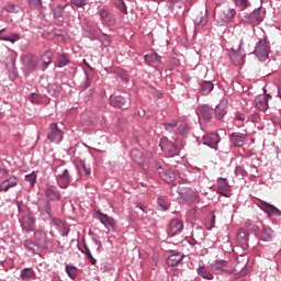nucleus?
Segmentation results:
<instances>
[{"label":"nucleus","mask_w":281,"mask_h":281,"mask_svg":"<svg viewBox=\"0 0 281 281\" xmlns=\"http://www.w3.org/2000/svg\"><path fill=\"white\" fill-rule=\"evenodd\" d=\"M46 195L50 200H59L60 198L59 191H56L55 189H46Z\"/></svg>","instance_id":"nucleus-33"},{"label":"nucleus","mask_w":281,"mask_h":281,"mask_svg":"<svg viewBox=\"0 0 281 281\" xmlns=\"http://www.w3.org/2000/svg\"><path fill=\"white\" fill-rule=\"evenodd\" d=\"M47 137L49 142H53L55 144H59L63 142V132L59 130L57 123H50L47 132Z\"/></svg>","instance_id":"nucleus-5"},{"label":"nucleus","mask_w":281,"mask_h":281,"mask_svg":"<svg viewBox=\"0 0 281 281\" xmlns=\"http://www.w3.org/2000/svg\"><path fill=\"white\" fill-rule=\"evenodd\" d=\"M231 142L234 146H244L246 134H243L241 132H233V134H231Z\"/></svg>","instance_id":"nucleus-19"},{"label":"nucleus","mask_w":281,"mask_h":281,"mask_svg":"<svg viewBox=\"0 0 281 281\" xmlns=\"http://www.w3.org/2000/svg\"><path fill=\"white\" fill-rule=\"evenodd\" d=\"M236 5H239V8H247L248 5V0H234Z\"/></svg>","instance_id":"nucleus-48"},{"label":"nucleus","mask_w":281,"mask_h":281,"mask_svg":"<svg viewBox=\"0 0 281 281\" xmlns=\"http://www.w3.org/2000/svg\"><path fill=\"white\" fill-rule=\"evenodd\" d=\"M183 259H184V255H182V252H173L167 258V265L178 266L179 263H181V261H183Z\"/></svg>","instance_id":"nucleus-20"},{"label":"nucleus","mask_w":281,"mask_h":281,"mask_svg":"<svg viewBox=\"0 0 281 281\" xmlns=\"http://www.w3.org/2000/svg\"><path fill=\"white\" fill-rule=\"evenodd\" d=\"M193 21L198 26H205V23H207L206 12H196L193 16Z\"/></svg>","instance_id":"nucleus-23"},{"label":"nucleus","mask_w":281,"mask_h":281,"mask_svg":"<svg viewBox=\"0 0 281 281\" xmlns=\"http://www.w3.org/2000/svg\"><path fill=\"white\" fill-rule=\"evenodd\" d=\"M54 57V53L52 50H46V53L43 55V67L44 69H47L49 67L52 60Z\"/></svg>","instance_id":"nucleus-30"},{"label":"nucleus","mask_w":281,"mask_h":281,"mask_svg":"<svg viewBox=\"0 0 281 281\" xmlns=\"http://www.w3.org/2000/svg\"><path fill=\"white\" fill-rule=\"evenodd\" d=\"M159 172H160V178L168 183L175 182L177 178L173 170H162L161 172V168H159Z\"/></svg>","instance_id":"nucleus-21"},{"label":"nucleus","mask_w":281,"mask_h":281,"mask_svg":"<svg viewBox=\"0 0 281 281\" xmlns=\"http://www.w3.org/2000/svg\"><path fill=\"white\" fill-rule=\"evenodd\" d=\"M279 95H280V98H281V85H280V87H279Z\"/></svg>","instance_id":"nucleus-57"},{"label":"nucleus","mask_w":281,"mask_h":281,"mask_svg":"<svg viewBox=\"0 0 281 281\" xmlns=\"http://www.w3.org/2000/svg\"><path fill=\"white\" fill-rule=\"evenodd\" d=\"M218 193H221V195H225L226 198L229 195V191L225 187H218Z\"/></svg>","instance_id":"nucleus-49"},{"label":"nucleus","mask_w":281,"mask_h":281,"mask_svg":"<svg viewBox=\"0 0 281 281\" xmlns=\"http://www.w3.org/2000/svg\"><path fill=\"white\" fill-rule=\"evenodd\" d=\"M25 180L31 184V187H35L37 176L36 173H29V176H25Z\"/></svg>","instance_id":"nucleus-39"},{"label":"nucleus","mask_w":281,"mask_h":281,"mask_svg":"<svg viewBox=\"0 0 281 281\" xmlns=\"http://www.w3.org/2000/svg\"><path fill=\"white\" fill-rule=\"evenodd\" d=\"M3 9L7 12H19V8H16L15 3H7Z\"/></svg>","instance_id":"nucleus-43"},{"label":"nucleus","mask_w":281,"mask_h":281,"mask_svg":"<svg viewBox=\"0 0 281 281\" xmlns=\"http://www.w3.org/2000/svg\"><path fill=\"white\" fill-rule=\"evenodd\" d=\"M66 272L71 279H75L78 274V268L76 266H66Z\"/></svg>","instance_id":"nucleus-35"},{"label":"nucleus","mask_w":281,"mask_h":281,"mask_svg":"<svg viewBox=\"0 0 281 281\" xmlns=\"http://www.w3.org/2000/svg\"><path fill=\"white\" fill-rule=\"evenodd\" d=\"M161 150H165L170 155V157H175L176 155H179L180 150L176 144L172 142H167V139H161L160 142Z\"/></svg>","instance_id":"nucleus-9"},{"label":"nucleus","mask_w":281,"mask_h":281,"mask_svg":"<svg viewBox=\"0 0 281 281\" xmlns=\"http://www.w3.org/2000/svg\"><path fill=\"white\" fill-rule=\"evenodd\" d=\"M52 223H53V225H55L58 229H64V227H65L63 221H60L59 218H54Z\"/></svg>","instance_id":"nucleus-47"},{"label":"nucleus","mask_w":281,"mask_h":281,"mask_svg":"<svg viewBox=\"0 0 281 281\" xmlns=\"http://www.w3.org/2000/svg\"><path fill=\"white\" fill-rule=\"evenodd\" d=\"M144 59H145V63L147 65H150V66H154V67H157V65H160V63H161L160 55H158V53H155V52L147 53L144 56Z\"/></svg>","instance_id":"nucleus-18"},{"label":"nucleus","mask_w":281,"mask_h":281,"mask_svg":"<svg viewBox=\"0 0 281 281\" xmlns=\"http://www.w3.org/2000/svg\"><path fill=\"white\" fill-rule=\"evenodd\" d=\"M226 114V109H225V105H217L216 109H215V116L216 119H223V116H225Z\"/></svg>","instance_id":"nucleus-34"},{"label":"nucleus","mask_w":281,"mask_h":281,"mask_svg":"<svg viewBox=\"0 0 281 281\" xmlns=\"http://www.w3.org/2000/svg\"><path fill=\"white\" fill-rule=\"evenodd\" d=\"M24 247L29 249V252H32L33 255L37 252V245L34 240H25Z\"/></svg>","instance_id":"nucleus-32"},{"label":"nucleus","mask_w":281,"mask_h":281,"mask_svg":"<svg viewBox=\"0 0 281 281\" xmlns=\"http://www.w3.org/2000/svg\"><path fill=\"white\" fill-rule=\"evenodd\" d=\"M137 206H138V209H142L143 212H145V210H146L145 204H142V202H138Z\"/></svg>","instance_id":"nucleus-54"},{"label":"nucleus","mask_w":281,"mask_h":281,"mask_svg":"<svg viewBox=\"0 0 281 281\" xmlns=\"http://www.w3.org/2000/svg\"><path fill=\"white\" fill-rule=\"evenodd\" d=\"M259 205L268 216H278L280 214V209H278V206H274V204H270L265 200H261Z\"/></svg>","instance_id":"nucleus-11"},{"label":"nucleus","mask_w":281,"mask_h":281,"mask_svg":"<svg viewBox=\"0 0 281 281\" xmlns=\"http://www.w3.org/2000/svg\"><path fill=\"white\" fill-rule=\"evenodd\" d=\"M198 114L205 119V121H210V119H212L213 110L209 108V105H202L199 108Z\"/></svg>","instance_id":"nucleus-24"},{"label":"nucleus","mask_w":281,"mask_h":281,"mask_svg":"<svg viewBox=\"0 0 281 281\" xmlns=\"http://www.w3.org/2000/svg\"><path fill=\"white\" fill-rule=\"evenodd\" d=\"M99 14L103 23H115V18L113 16V14H111L109 10L101 9L99 10Z\"/></svg>","instance_id":"nucleus-22"},{"label":"nucleus","mask_w":281,"mask_h":281,"mask_svg":"<svg viewBox=\"0 0 281 281\" xmlns=\"http://www.w3.org/2000/svg\"><path fill=\"white\" fill-rule=\"evenodd\" d=\"M183 227H184L183 222L179 221V218H175L170 223V232L172 234H179L180 232H182Z\"/></svg>","instance_id":"nucleus-25"},{"label":"nucleus","mask_w":281,"mask_h":281,"mask_svg":"<svg viewBox=\"0 0 281 281\" xmlns=\"http://www.w3.org/2000/svg\"><path fill=\"white\" fill-rule=\"evenodd\" d=\"M64 10H65V5H54L53 8L54 16H61Z\"/></svg>","instance_id":"nucleus-41"},{"label":"nucleus","mask_w":281,"mask_h":281,"mask_svg":"<svg viewBox=\"0 0 281 281\" xmlns=\"http://www.w3.org/2000/svg\"><path fill=\"white\" fill-rule=\"evenodd\" d=\"M38 65V59L35 56H31V57H26V68L29 69V71H33L34 69H36Z\"/></svg>","instance_id":"nucleus-29"},{"label":"nucleus","mask_w":281,"mask_h":281,"mask_svg":"<svg viewBox=\"0 0 281 281\" xmlns=\"http://www.w3.org/2000/svg\"><path fill=\"white\" fill-rule=\"evenodd\" d=\"M3 40H5V42H12L14 44V42H18L19 40H21V35H19L18 33H14L10 37H3Z\"/></svg>","instance_id":"nucleus-45"},{"label":"nucleus","mask_w":281,"mask_h":281,"mask_svg":"<svg viewBox=\"0 0 281 281\" xmlns=\"http://www.w3.org/2000/svg\"><path fill=\"white\" fill-rule=\"evenodd\" d=\"M35 218L31 216V214H26L21 221L22 229L25 232H33L35 229Z\"/></svg>","instance_id":"nucleus-12"},{"label":"nucleus","mask_w":281,"mask_h":281,"mask_svg":"<svg viewBox=\"0 0 281 281\" xmlns=\"http://www.w3.org/2000/svg\"><path fill=\"white\" fill-rule=\"evenodd\" d=\"M21 279L24 281L36 279V272L32 268H23V270H21Z\"/></svg>","instance_id":"nucleus-26"},{"label":"nucleus","mask_w":281,"mask_h":281,"mask_svg":"<svg viewBox=\"0 0 281 281\" xmlns=\"http://www.w3.org/2000/svg\"><path fill=\"white\" fill-rule=\"evenodd\" d=\"M82 252L87 255V257L90 259V262L92 263V266H95L97 260L94 259L93 255H91V250H90V248H88L87 245H85Z\"/></svg>","instance_id":"nucleus-37"},{"label":"nucleus","mask_w":281,"mask_h":281,"mask_svg":"<svg viewBox=\"0 0 281 281\" xmlns=\"http://www.w3.org/2000/svg\"><path fill=\"white\" fill-rule=\"evenodd\" d=\"M237 121H245L244 114H236Z\"/></svg>","instance_id":"nucleus-53"},{"label":"nucleus","mask_w":281,"mask_h":281,"mask_svg":"<svg viewBox=\"0 0 281 281\" xmlns=\"http://www.w3.org/2000/svg\"><path fill=\"white\" fill-rule=\"evenodd\" d=\"M214 89V85L213 82H211L210 80H204L203 82H201L200 85V91L201 93H203L204 95H207V93H211V91Z\"/></svg>","instance_id":"nucleus-28"},{"label":"nucleus","mask_w":281,"mask_h":281,"mask_svg":"<svg viewBox=\"0 0 281 281\" xmlns=\"http://www.w3.org/2000/svg\"><path fill=\"white\" fill-rule=\"evenodd\" d=\"M111 104L114 108L126 110L131 105V99H125V97H114V99H111Z\"/></svg>","instance_id":"nucleus-16"},{"label":"nucleus","mask_w":281,"mask_h":281,"mask_svg":"<svg viewBox=\"0 0 281 281\" xmlns=\"http://www.w3.org/2000/svg\"><path fill=\"white\" fill-rule=\"evenodd\" d=\"M29 5L31 8H42L43 1L42 0H27Z\"/></svg>","instance_id":"nucleus-44"},{"label":"nucleus","mask_w":281,"mask_h":281,"mask_svg":"<svg viewBox=\"0 0 281 281\" xmlns=\"http://www.w3.org/2000/svg\"><path fill=\"white\" fill-rule=\"evenodd\" d=\"M114 3L116 8L121 10V12H124V14H127L128 10L124 0H114Z\"/></svg>","instance_id":"nucleus-36"},{"label":"nucleus","mask_w":281,"mask_h":281,"mask_svg":"<svg viewBox=\"0 0 281 281\" xmlns=\"http://www.w3.org/2000/svg\"><path fill=\"white\" fill-rule=\"evenodd\" d=\"M56 180L61 189H67L71 182L68 168H56L55 169Z\"/></svg>","instance_id":"nucleus-1"},{"label":"nucleus","mask_w":281,"mask_h":281,"mask_svg":"<svg viewBox=\"0 0 281 281\" xmlns=\"http://www.w3.org/2000/svg\"><path fill=\"white\" fill-rule=\"evenodd\" d=\"M44 212H46V214H48V216H50V204H49V202H45Z\"/></svg>","instance_id":"nucleus-51"},{"label":"nucleus","mask_w":281,"mask_h":281,"mask_svg":"<svg viewBox=\"0 0 281 281\" xmlns=\"http://www.w3.org/2000/svg\"><path fill=\"white\" fill-rule=\"evenodd\" d=\"M211 268H213V270H215V272L217 273L227 272L228 274H232L236 270L232 261H224V260L215 261V263L211 265Z\"/></svg>","instance_id":"nucleus-3"},{"label":"nucleus","mask_w":281,"mask_h":281,"mask_svg":"<svg viewBox=\"0 0 281 281\" xmlns=\"http://www.w3.org/2000/svg\"><path fill=\"white\" fill-rule=\"evenodd\" d=\"M31 100H32V103H37L35 94H33V97H31Z\"/></svg>","instance_id":"nucleus-56"},{"label":"nucleus","mask_w":281,"mask_h":281,"mask_svg":"<svg viewBox=\"0 0 281 281\" xmlns=\"http://www.w3.org/2000/svg\"><path fill=\"white\" fill-rule=\"evenodd\" d=\"M99 221L106 227V229H115V218L108 214H102V211H98Z\"/></svg>","instance_id":"nucleus-10"},{"label":"nucleus","mask_w":281,"mask_h":281,"mask_svg":"<svg viewBox=\"0 0 281 281\" xmlns=\"http://www.w3.org/2000/svg\"><path fill=\"white\" fill-rule=\"evenodd\" d=\"M34 238L36 240V252L38 247H48L50 243V240L47 238L46 232H44L43 229H36V232L34 233Z\"/></svg>","instance_id":"nucleus-7"},{"label":"nucleus","mask_w":281,"mask_h":281,"mask_svg":"<svg viewBox=\"0 0 281 281\" xmlns=\"http://www.w3.org/2000/svg\"><path fill=\"white\" fill-rule=\"evenodd\" d=\"M246 53L243 52V41L239 42L237 48H232L231 60L234 65L239 66L245 63Z\"/></svg>","instance_id":"nucleus-4"},{"label":"nucleus","mask_w":281,"mask_h":281,"mask_svg":"<svg viewBox=\"0 0 281 281\" xmlns=\"http://www.w3.org/2000/svg\"><path fill=\"white\" fill-rule=\"evenodd\" d=\"M132 157H134V155H138V157H140L142 155H140V153H139V150H132Z\"/></svg>","instance_id":"nucleus-55"},{"label":"nucleus","mask_w":281,"mask_h":281,"mask_svg":"<svg viewBox=\"0 0 281 281\" xmlns=\"http://www.w3.org/2000/svg\"><path fill=\"white\" fill-rule=\"evenodd\" d=\"M18 184L19 178H16L15 176H11V178H8V180H3V182L0 183V192H7L9 191V189H12Z\"/></svg>","instance_id":"nucleus-15"},{"label":"nucleus","mask_w":281,"mask_h":281,"mask_svg":"<svg viewBox=\"0 0 281 281\" xmlns=\"http://www.w3.org/2000/svg\"><path fill=\"white\" fill-rule=\"evenodd\" d=\"M220 16L223 23H229V21H233L234 16H236V10L234 8L225 5L222 12L220 13Z\"/></svg>","instance_id":"nucleus-13"},{"label":"nucleus","mask_w":281,"mask_h":281,"mask_svg":"<svg viewBox=\"0 0 281 281\" xmlns=\"http://www.w3.org/2000/svg\"><path fill=\"white\" fill-rule=\"evenodd\" d=\"M237 243L243 249L249 247V234L246 229H239L237 233Z\"/></svg>","instance_id":"nucleus-17"},{"label":"nucleus","mask_w":281,"mask_h":281,"mask_svg":"<svg viewBox=\"0 0 281 281\" xmlns=\"http://www.w3.org/2000/svg\"><path fill=\"white\" fill-rule=\"evenodd\" d=\"M198 274H200V277H203V279H213L214 278L212 272H210V270H207V268H205V266H200V268H198Z\"/></svg>","instance_id":"nucleus-31"},{"label":"nucleus","mask_w":281,"mask_h":281,"mask_svg":"<svg viewBox=\"0 0 281 281\" xmlns=\"http://www.w3.org/2000/svg\"><path fill=\"white\" fill-rule=\"evenodd\" d=\"M158 204L161 206V209H164V212H166V210L170 206L169 202L164 196L158 198Z\"/></svg>","instance_id":"nucleus-40"},{"label":"nucleus","mask_w":281,"mask_h":281,"mask_svg":"<svg viewBox=\"0 0 281 281\" xmlns=\"http://www.w3.org/2000/svg\"><path fill=\"white\" fill-rule=\"evenodd\" d=\"M164 127L169 132L176 131L180 134L188 132V123L186 121H172L171 123H164Z\"/></svg>","instance_id":"nucleus-6"},{"label":"nucleus","mask_w":281,"mask_h":281,"mask_svg":"<svg viewBox=\"0 0 281 281\" xmlns=\"http://www.w3.org/2000/svg\"><path fill=\"white\" fill-rule=\"evenodd\" d=\"M220 142L221 136L215 132H212L211 134H206L205 136H203V144L210 146L211 148H217Z\"/></svg>","instance_id":"nucleus-8"},{"label":"nucleus","mask_w":281,"mask_h":281,"mask_svg":"<svg viewBox=\"0 0 281 281\" xmlns=\"http://www.w3.org/2000/svg\"><path fill=\"white\" fill-rule=\"evenodd\" d=\"M82 169L85 170L86 175H91L92 168L87 166V164H82Z\"/></svg>","instance_id":"nucleus-50"},{"label":"nucleus","mask_w":281,"mask_h":281,"mask_svg":"<svg viewBox=\"0 0 281 281\" xmlns=\"http://www.w3.org/2000/svg\"><path fill=\"white\" fill-rule=\"evenodd\" d=\"M70 3H74L77 8H85V5H87V0H70Z\"/></svg>","instance_id":"nucleus-46"},{"label":"nucleus","mask_w":281,"mask_h":281,"mask_svg":"<svg viewBox=\"0 0 281 281\" xmlns=\"http://www.w3.org/2000/svg\"><path fill=\"white\" fill-rule=\"evenodd\" d=\"M69 65V59L66 55H60L59 61H58V67H66Z\"/></svg>","instance_id":"nucleus-42"},{"label":"nucleus","mask_w":281,"mask_h":281,"mask_svg":"<svg viewBox=\"0 0 281 281\" xmlns=\"http://www.w3.org/2000/svg\"><path fill=\"white\" fill-rule=\"evenodd\" d=\"M1 249H2V248H1V245H0V252H1Z\"/></svg>","instance_id":"nucleus-58"},{"label":"nucleus","mask_w":281,"mask_h":281,"mask_svg":"<svg viewBox=\"0 0 281 281\" xmlns=\"http://www.w3.org/2000/svg\"><path fill=\"white\" fill-rule=\"evenodd\" d=\"M274 238V231L272 227L265 226L261 232V239L262 240H273Z\"/></svg>","instance_id":"nucleus-27"},{"label":"nucleus","mask_w":281,"mask_h":281,"mask_svg":"<svg viewBox=\"0 0 281 281\" xmlns=\"http://www.w3.org/2000/svg\"><path fill=\"white\" fill-rule=\"evenodd\" d=\"M255 104L258 108V110H261L265 112L269 108V97H267V93H261L259 97H256Z\"/></svg>","instance_id":"nucleus-14"},{"label":"nucleus","mask_w":281,"mask_h":281,"mask_svg":"<svg viewBox=\"0 0 281 281\" xmlns=\"http://www.w3.org/2000/svg\"><path fill=\"white\" fill-rule=\"evenodd\" d=\"M0 175H2L3 178H7L9 175V170H7V168H0Z\"/></svg>","instance_id":"nucleus-52"},{"label":"nucleus","mask_w":281,"mask_h":281,"mask_svg":"<svg viewBox=\"0 0 281 281\" xmlns=\"http://www.w3.org/2000/svg\"><path fill=\"white\" fill-rule=\"evenodd\" d=\"M269 50H270L269 42L267 40H259L255 48V53L259 58V60H261V63H263V60H267Z\"/></svg>","instance_id":"nucleus-2"},{"label":"nucleus","mask_w":281,"mask_h":281,"mask_svg":"<svg viewBox=\"0 0 281 281\" xmlns=\"http://www.w3.org/2000/svg\"><path fill=\"white\" fill-rule=\"evenodd\" d=\"M263 16L265 14L260 9L254 10V12H251V18L256 21H262Z\"/></svg>","instance_id":"nucleus-38"}]
</instances>
